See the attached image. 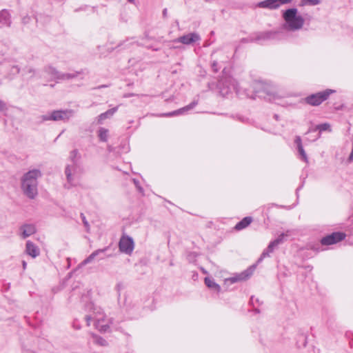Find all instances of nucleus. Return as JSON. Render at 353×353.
<instances>
[{
  "label": "nucleus",
  "mask_w": 353,
  "mask_h": 353,
  "mask_svg": "<svg viewBox=\"0 0 353 353\" xmlns=\"http://www.w3.org/2000/svg\"><path fill=\"white\" fill-rule=\"evenodd\" d=\"M42 174L39 169H32L25 173L21 179V188L23 194L30 199H33L38 194V179Z\"/></svg>",
  "instance_id": "nucleus-1"
},
{
  "label": "nucleus",
  "mask_w": 353,
  "mask_h": 353,
  "mask_svg": "<svg viewBox=\"0 0 353 353\" xmlns=\"http://www.w3.org/2000/svg\"><path fill=\"white\" fill-rule=\"evenodd\" d=\"M283 17L285 22L284 26L289 30H300L304 24V19L302 16L298 14L296 8L286 10L283 14Z\"/></svg>",
  "instance_id": "nucleus-2"
},
{
  "label": "nucleus",
  "mask_w": 353,
  "mask_h": 353,
  "mask_svg": "<svg viewBox=\"0 0 353 353\" xmlns=\"http://www.w3.org/2000/svg\"><path fill=\"white\" fill-rule=\"evenodd\" d=\"M73 115L72 110H54L52 112L41 115L39 119L41 122L47 121H66Z\"/></svg>",
  "instance_id": "nucleus-3"
},
{
  "label": "nucleus",
  "mask_w": 353,
  "mask_h": 353,
  "mask_svg": "<svg viewBox=\"0 0 353 353\" xmlns=\"http://www.w3.org/2000/svg\"><path fill=\"white\" fill-rule=\"evenodd\" d=\"M254 89L256 94H265V95H260V97H267L269 100L276 101L279 96H278L273 88L270 85L261 82L257 81L254 83Z\"/></svg>",
  "instance_id": "nucleus-4"
},
{
  "label": "nucleus",
  "mask_w": 353,
  "mask_h": 353,
  "mask_svg": "<svg viewBox=\"0 0 353 353\" xmlns=\"http://www.w3.org/2000/svg\"><path fill=\"white\" fill-rule=\"evenodd\" d=\"M65 174L66 176L67 183L65 187L68 189L72 186H75L78 183V165H68L65 169Z\"/></svg>",
  "instance_id": "nucleus-5"
},
{
  "label": "nucleus",
  "mask_w": 353,
  "mask_h": 353,
  "mask_svg": "<svg viewBox=\"0 0 353 353\" xmlns=\"http://www.w3.org/2000/svg\"><path fill=\"white\" fill-rule=\"evenodd\" d=\"M87 325H90L92 320L94 321L96 328L100 332H106L109 328V321L105 318L103 314L97 312L94 316H86Z\"/></svg>",
  "instance_id": "nucleus-6"
},
{
  "label": "nucleus",
  "mask_w": 353,
  "mask_h": 353,
  "mask_svg": "<svg viewBox=\"0 0 353 353\" xmlns=\"http://www.w3.org/2000/svg\"><path fill=\"white\" fill-rule=\"evenodd\" d=\"M334 92V90L327 89L323 92H319L308 96L305 98V101L311 105H319L325 101L331 94Z\"/></svg>",
  "instance_id": "nucleus-7"
},
{
  "label": "nucleus",
  "mask_w": 353,
  "mask_h": 353,
  "mask_svg": "<svg viewBox=\"0 0 353 353\" xmlns=\"http://www.w3.org/2000/svg\"><path fill=\"white\" fill-rule=\"evenodd\" d=\"M119 247L121 252L130 255L134 247V241L128 236H123L120 239Z\"/></svg>",
  "instance_id": "nucleus-8"
},
{
  "label": "nucleus",
  "mask_w": 353,
  "mask_h": 353,
  "mask_svg": "<svg viewBox=\"0 0 353 353\" xmlns=\"http://www.w3.org/2000/svg\"><path fill=\"white\" fill-rule=\"evenodd\" d=\"M345 234L343 232H333L321 239V243L323 245H330L343 240Z\"/></svg>",
  "instance_id": "nucleus-9"
},
{
  "label": "nucleus",
  "mask_w": 353,
  "mask_h": 353,
  "mask_svg": "<svg viewBox=\"0 0 353 353\" xmlns=\"http://www.w3.org/2000/svg\"><path fill=\"white\" fill-rule=\"evenodd\" d=\"M219 86L221 89V92L223 94H226L228 93V90L224 91V87H227L228 90H230L232 88L236 92H239L238 89V83L235 81V79L229 77L225 79H221L219 81Z\"/></svg>",
  "instance_id": "nucleus-10"
},
{
  "label": "nucleus",
  "mask_w": 353,
  "mask_h": 353,
  "mask_svg": "<svg viewBox=\"0 0 353 353\" xmlns=\"http://www.w3.org/2000/svg\"><path fill=\"white\" fill-rule=\"evenodd\" d=\"M292 0H265L259 3L261 8L270 9L278 8L280 6L290 3Z\"/></svg>",
  "instance_id": "nucleus-11"
},
{
  "label": "nucleus",
  "mask_w": 353,
  "mask_h": 353,
  "mask_svg": "<svg viewBox=\"0 0 353 353\" xmlns=\"http://www.w3.org/2000/svg\"><path fill=\"white\" fill-rule=\"evenodd\" d=\"M37 232L34 224H23L19 228V235L23 239L33 235Z\"/></svg>",
  "instance_id": "nucleus-12"
},
{
  "label": "nucleus",
  "mask_w": 353,
  "mask_h": 353,
  "mask_svg": "<svg viewBox=\"0 0 353 353\" xmlns=\"http://www.w3.org/2000/svg\"><path fill=\"white\" fill-rule=\"evenodd\" d=\"M25 252L32 258H36L40 254L39 247L30 241L26 242Z\"/></svg>",
  "instance_id": "nucleus-13"
},
{
  "label": "nucleus",
  "mask_w": 353,
  "mask_h": 353,
  "mask_svg": "<svg viewBox=\"0 0 353 353\" xmlns=\"http://www.w3.org/2000/svg\"><path fill=\"white\" fill-rule=\"evenodd\" d=\"M200 39V37L196 33H190L183 35L177 39V41L183 44L189 45Z\"/></svg>",
  "instance_id": "nucleus-14"
},
{
  "label": "nucleus",
  "mask_w": 353,
  "mask_h": 353,
  "mask_svg": "<svg viewBox=\"0 0 353 353\" xmlns=\"http://www.w3.org/2000/svg\"><path fill=\"white\" fill-rule=\"evenodd\" d=\"M196 104H197L196 101H193L192 103L186 105L185 107H183L177 110L173 111L172 112L163 114L162 115L164 117H171V116L178 115L179 114H183V112L192 109Z\"/></svg>",
  "instance_id": "nucleus-15"
},
{
  "label": "nucleus",
  "mask_w": 353,
  "mask_h": 353,
  "mask_svg": "<svg viewBox=\"0 0 353 353\" xmlns=\"http://www.w3.org/2000/svg\"><path fill=\"white\" fill-rule=\"evenodd\" d=\"M252 270H248L245 271L244 272H242L239 276L230 278L228 280L232 283H236L239 281L245 280L247 279L252 273Z\"/></svg>",
  "instance_id": "nucleus-16"
},
{
  "label": "nucleus",
  "mask_w": 353,
  "mask_h": 353,
  "mask_svg": "<svg viewBox=\"0 0 353 353\" xmlns=\"http://www.w3.org/2000/svg\"><path fill=\"white\" fill-rule=\"evenodd\" d=\"M117 110L118 107H115L101 113L97 118L98 123H101L106 119L111 117L117 111Z\"/></svg>",
  "instance_id": "nucleus-17"
},
{
  "label": "nucleus",
  "mask_w": 353,
  "mask_h": 353,
  "mask_svg": "<svg viewBox=\"0 0 353 353\" xmlns=\"http://www.w3.org/2000/svg\"><path fill=\"white\" fill-rule=\"evenodd\" d=\"M82 72H74L72 73H61L59 72L58 78L57 81H65V80H70L74 78H76L78 75L81 74Z\"/></svg>",
  "instance_id": "nucleus-18"
},
{
  "label": "nucleus",
  "mask_w": 353,
  "mask_h": 353,
  "mask_svg": "<svg viewBox=\"0 0 353 353\" xmlns=\"http://www.w3.org/2000/svg\"><path fill=\"white\" fill-rule=\"evenodd\" d=\"M277 246L278 245L274 240L271 241L268 245L267 249L263 252L260 259H259V261H261L263 260V258L268 256L269 254L272 253L274 251V248Z\"/></svg>",
  "instance_id": "nucleus-19"
},
{
  "label": "nucleus",
  "mask_w": 353,
  "mask_h": 353,
  "mask_svg": "<svg viewBox=\"0 0 353 353\" xmlns=\"http://www.w3.org/2000/svg\"><path fill=\"white\" fill-rule=\"evenodd\" d=\"M252 221V219L250 216H246L239 221L236 225L235 229L236 230H241L248 227Z\"/></svg>",
  "instance_id": "nucleus-20"
},
{
  "label": "nucleus",
  "mask_w": 353,
  "mask_h": 353,
  "mask_svg": "<svg viewBox=\"0 0 353 353\" xmlns=\"http://www.w3.org/2000/svg\"><path fill=\"white\" fill-rule=\"evenodd\" d=\"M105 250V249H103V250H97L93 252L88 257H87L85 260H83L81 263V266L85 265L88 263H91L95 259V257L97 256H98L100 253L103 252Z\"/></svg>",
  "instance_id": "nucleus-21"
},
{
  "label": "nucleus",
  "mask_w": 353,
  "mask_h": 353,
  "mask_svg": "<svg viewBox=\"0 0 353 353\" xmlns=\"http://www.w3.org/2000/svg\"><path fill=\"white\" fill-rule=\"evenodd\" d=\"M99 140L103 142H106L109 136V130L104 128H100L97 132Z\"/></svg>",
  "instance_id": "nucleus-22"
},
{
  "label": "nucleus",
  "mask_w": 353,
  "mask_h": 353,
  "mask_svg": "<svg viewBox=\"0 0 353 353\" xmlns=\"http://www.w3.org/2000/svg\"><path fill=\"white\" fill-rule=\"evenodd\" d=\"M46 73L50 77L51 79L57 80L59 74V72L52 66H48L46 68Z\"/></svg>",
  "instance_id": "nucleus-23"
},
{
  "label": "nucleus",
  "mask_w": 353,
  "mask_h": 353,
  "mask_svg": "<svg viewBox=\"0 0 353 353\" xmlns=\"http://www.w3.org/2000/svg\"><path fill=\"white\" fill-rule=\"evenodd\" d=\"M69 158L72 161V164H77L78 161L81 158V155L77 150H73L70 152Z\"/></svg>",
  "instance_id": "nucleus-24"
},
{
  "label": "nucleus",
  "mask_w": 353,
  "mask_h": 353,
  "mask_svg": "<svg viewBox=\"0 0 353 353\" xmlns=\"http://www.w3.org/2000/svg\"><path fill=\"white\" fill-rule=\"evenodd\" d=\"M205 283L209 288L214 289V290H216L217 292L220 291V289H221L220 286L218 284H216L213 280L210 279V278L206 277L205 279Z\"/></svg>",
  "instance_id": "nucleus-25"
},
{
  "label": "nucleus",
  "mask_w": 353,
  "mask_h": 353,
  "mask_svg": "<svg viewBox=\"0 0 353 353\" xmlns=\"http://www.w3.org/2000/svg\"><path fill=\"white\" fill-rule=\"evenodd\" d=\"M92 338H93V342L99 345L105 347V346H108V345L106 340H105L104 339H103L101 336H99L95 334H92Z\"/></svg>",
  "instance_id": "nucleus-26"
},
{
  "label": "nucleus",
  "mask_w": 353,
  "mask_h": 353,
  "mask_svg": "<svg viewBox=\"0 0 353 353\" xmlns=\"http://www.w3.org/2000/svg\"><path fill=\"white\" fill-rule=\"evenodd\" d=\"M321 3V0H301L300 6H317Z\"/></svg>",
  "instance_id": "nucleus-27"
},
{
  "label": "nucleus",
  "mask_w": 353,
  "mask_h": 353,
  "mask_svg": "<svg viewBox=\"0 0 353 353\" xmlns=\"http://www.w3.org/2000/svg\"><path fill=\"white\" fill-rule=\"evenodd\" d=\"M290 231H287L285 233L281 234L274 241L279 245V244L282 243L285 241V238L288 236L290 234Z\"/></svg>",
  "instance_id": "nucleus-28"
},
{
  "label": "nucleus",
  "mask_w": 353,
  "mask_h": 353,
  "mask_svg": "<svg viewBox=\"0 0 353 353\" xmlns=\"http://www.w3.org/2000/svg\"><path fill=\"white\" fill-rule=\"evenodd\" d=\"M319 130L320 132L331 131L330 125L328 123H322L316 126L314 130Z\"/></svg>",
  "instance_id": "nucleus-29"
},
{
  "label": "nucleus",
  "mask_w": 353,
  "mask_h": 353,
  "mask_svg": "<svg viewBox=\"0 0 353 353\" xmlns=\"http://www.w3.org/2000/svg\"><path fill=\"white\" fill-rule=\"evenodd\" d=\"M298 150V152L301 157V159L305 161V162H307L308 161V159H307V154L303 149V147H299L297 148Z\"/></svg>",
  "instance_id": "nucleus-30"
},
{
  "label": "nucleus",
  "mask_w": 353,
  "mask_h": 353,
  "mask_svg": "<svg viewBox=\"0 0 353 353\" xmlns=\"http://www.w3.org/2000/svg\"><path fill=\"white\" fill-rule=\"evenodd\" d=\"M269 37V33H260L256 40L265 39Z\"/></svg>",
  "instance_id": "nucleus-31"
},
{
  "label": "nucleus",
  "mask_w": 353,
  "mask_h": 353,
  "mask_svg": "<svg viewBox=\"0 0 353 353\" xmlns=\"http://www.w3.org/2000/svg\"><path fill=\"white\" fill-rule=\"evenodd\" d=\"M294 141H295V143L296 144L297 148L299 147H303L301 139L300 137H299V136L296 137Z\"/></svg>",
  "instance_id": "nucleus-32"
},
{
  "label": "nucleus",
  "mask_w": 353,
  "mask_h": 353,
  "mask_svg": "<svg viewBox=\"0 0 353 353\" xmlns=\"http://www.w3.org/2000/svg\"><path fill=\"white\" fill-rule=\"evenodd\" d=\"M81 216L82 218V221H83V223L85 227L87 228V230H88L90 225H89L88 221L85 219V216L83 215V214H81Z\"/></svg>",
  "instance_id": "nucleus-33"
},
{
  "label": "nucleus",
  "mask_w": 353,
  "mask_h": 353,
  "mask_svg": "<svg viewBox=\"0 0 353 353\" xmlns=\"http://www.w3.org/2000/svg\"><path fill=\"white\" fill-rule=\"evenodd\" d=\"M212 68L214 72H218L219 68H217V62L216 61H214L212 63Z\"/></svg>",
  "instance_id": "nucleus-34"
},
{
  "label": "nucleus",
  "mask_w": 353,
  "mask_h": 353,
  "mask_svg": "<svg viewBox=\"0 0 353 353\" xmlns=\"http://www.w3.org/2000/svg\"><path fill=\"white\" fill-rule=\"evenodd\" d=\"M6 109V103L0 100V110H3Z\"/></svg>",
  "instance_id": "nucleus-35"
},
{
  "label": "nucleus",
  "mask_w": 353,
  "mask_h": 353,
  "mask_svg": "<svg viewBox=\"0 0 353 353\" xmlns=\"http://www.w3.org/2000/svg\"><path fill=\"white\" fill-rule=\"evenodd\" d=\"M1 16L3 17L5 19H6L7 16H8V13L6 11H3L1 12Z\"/></svg>",
  "instance_id": "nucleus-36"
},
{
  "label": "nucleus",
  "mask_w": 353,
  "mask_h": 353,
  "mask_svg": "<svg viewBox=\"0 0 353 353\" xmlns=\"http://www.w3.org/2000/svg\"><path fill=\"white\" fill-rule=\"evenodd\" d=\"M12 69H13L14 72H16V73H19V68L17 66H14L12 68Z\"/></svg>",
  "instance_id": "nucleus-37"
},
{
  "label": "nucleus",
  "mask_w": 353,
  "mask_h": 353,
  "mask_svg": "<svg viewBox=\"0 0 353 353\" xmlns=\"http://www.w3.org/2000/svg\"><path fill=\"white\" fill-rule=\"evenodd\" d=\"M22 265H23V268L26 269V266H27L26 262L23 261V263H22Z\"/></svg>",
  "instance_id": "nucleus-38"
},
{
  "label": "nucleus",
  "mask_w": 353,
  "mask_h": 353,
  "mask_svg": "<svg viewBox=\"0 0 353 353\" xmlns=\"http://www.w3.org/2000/svg\"><path fill=\"white\" fill-rule=\"evenodd\" d=\"M167 14V9L165 8L163 10V17H165Z\"/></svg>",
  "instance_id": "nucleus-39"
},
{
  "label": "nucleus",
  "mask_w": 353,
  "mask_h": 353,
  "mask_svg": "<svg viewBox=\"0 0 353 353\" xmlns=\"http://www.w3.org/2000/svg\"><path fill=\"white\" fill-rule=\"evenodd\" d=\"M24 22L28 21V19H26V18H23Z\"/></svg>",
  "instance_id": "nucleus-40"
},
{
  "label": "nucleus",
  "mask_w": 353,
  "mask_h": 353,
  "mask_svg": "<svg viewBox=\"0 0 353 353\" xmlns=\"http://www.w3.org/2000/svg\"><path fill=\"white\" fill-rule=\"evenodd\" d=\"M24 22L28 21V19H26V18H23Z\"/></svg>",
  "instance_id": "nucleus-41"
},
{
  "label": "nucleus",
  "mask_w": 353,
  "mask_h": 353,
  "mask_svg": "<svg viewBox=\"0 0 353 353\" xmlns=\"http://www.w3.org/2000/svg\"><path fill=\"white\" fill-rule=\"evenodd\" d=\"M128 1H129L130 2H131V3L134 1V0H128Z\"/></svg>",
  "instance_id": "nucleus-42"
},
{
  "label": "nucleus",
  "mask_w": 353,
  "mask_h": 353,
  "mask_svg": "<svg viewBox=\"0 0 353 353\" xmlns=\"http://www.w3.org/2000/svg\"><path fill=\"white\" fill-rule=\"evenodd\" d=\"M103 87H105V85H102L100 88H103Z\"/></svg>",
  "instance_id": "nucleus-43"
}]
</instances>
